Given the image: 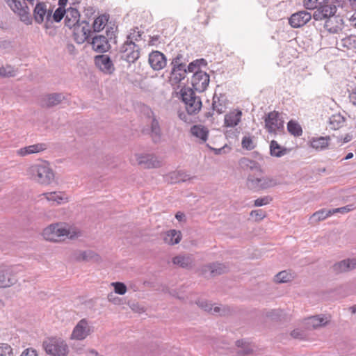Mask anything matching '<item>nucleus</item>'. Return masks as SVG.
I'll use <instances>...</instances> for the list:
<instances>
[{
    "label": "nucleus",
    "mask_w": 356,
    "mask_h": 356,
    "mask_svg": "<svg viewBox=\"0 0 356 356\" xmlns=\"http://www.w3.org/2000/svg\"><path fill=\"white\" fill-rule=\"evenodd\" d=\"M191 133L193 136L200 139L202 143H204L207 140L209 130L203 125H193L191 128Z\"/></svg>",
    "instance_id": "7c9ffc66"
},
{
    "label": "nucleus",
    "mask_w": 356,
    "mask_h": 356,
    "mask_svg": "<svg viewBox=\"0 0 356 356\" xmlns=\"http://www.w3.org/2000/svg\"><path fill=\"white\" fill-rule=\"evenodd\" d=\"M95 65L104 72L111 74L115 68L109 56L101 54L95 57Z\"/></svg>",
    "instance_id": "4be33fe9"
},
{
    "label": "nucleus",
    "mask_w": 356,
    "mask_h": 356,
    "mask_svg": "<svg viewBox=\"0 0 356 356\" xmlns=\"http://www.w3.org/2000/svg\"><path fill=\"white\" fill-rule=\"evenodd\" d=\"M229 270V266L223 263L213 262L203 266L201 269V274L205 277H216L225 273Z\"/></svg>",
    "instance_id": "4468645a"
},
{
    "label": "nucleus",
    "mask_w": 356,
    "mask_h": 356,
    "mask_svg": "<svg viewBox=\"0 0 356 356\" xmlns=\"http://www.w3.org/2000/svg\"><path fill=\"white\" fill-rule=\"evenodd\" d=\"M43 347L48 355L66 356L69 352L67 343L61 338L51 337L43 342Z\"/></svg>",
    "instance_id": "7ed1b4c3"
},
{
    "label": "nucleus",
    "mask_w": 356,
    "mask_h": 356,
    "mask_svg": "<svg viewBox=\"0 0 356 356\" xmlns=\"http://www.w3.org/2000/svg\"><path fill=\"white\" fill-rule=\"evenodd\" d=\"M17 282L16 275L14 273V267L7 265L0 266V288H9L14 286Z\"/></svg>",
    "instance_id": "ddd939ff"
},
{
    "label": "nucleus",
    "mask_w": 356,
    "mask_h": 356,
    "mask_svg": "<svg viewBox=\"0 0 356 356\" xmlns=\"http://www.w3.org/2000/svg\"><path fill=\"white\" fill-rule=\"evenodd\" d=\"M294 273L290 271L283 270L278 273L275 276V282L277 283H286L292 280L294 277Z\"/></svg>",
    "instance_id": "37998d69"
},
{
    "label": "nucleus",
    "mask_w": 356,
    "mask_h": 356,
    "mask_svg": "<svg viewBox=\"0 0 356 356\" xmlns=\"http://www.w3.org/2000/svg\"><path fill=\"white\" fill-rule=\"evenodd\" d=\"M331 215H332L331 209L327 210L323 209L313 213L310 217V220L312 222H317L325 220Z\"/></svg>",
    "instance_id": "79ce46f5"
},
{
    "label": "nucleus",
    "mask_w": 356,
    "mask_h": 356,
    "mask_svg": "<svg viewBox=\"0 0 356 356\" xmlns=\"http://www.w3.org/2000/svg\"><path fill=\"white\" fill-rule=\"evenodd\" d=\"M92 323L87 318L81 319L74 326L70 339L82 341L94 332Z\"/></svg>",
    "instance_id": "39448f33"
},
{
    "label": "nucleus",
    "mask_w": 356,
    "mask_h": 356,
    "mask_svg": "<svg viewBox=\"0 0 356 356\" xmlns=\"http://www.w3.org/2000/svg\"><path fill=\"white\" fill-rule=\"evenodd\" d=\"M209 75L204 71L195 72L191 79L193 90L199 92L205 91L209 83Z\"/></svg>",
    "instance_id": "dca6fc26"
},
{
    "label": "nucleus",
    "mask_w": 356,
    "mask_h": 356,
    "mask_svg": "<svg viewBox=\"0 0 356 356\" xmlns=\"http://www.w3.org/2000/svg\"><path fill=\"white\" fill-rule=\"evenodd\" d=\"M181 100L188 115L197 114L202 108V101L192 88L183 87L180 90Z\"/></svg>",
    "instance_id": "f03ea898"
},
{
    "label": "nucleus",
    "mask_w": 356,
    "mask_h": 356,
    "mask_svg": "<svg viewBox=\"0 0 356 356\" xmlns=\"http://www.w3.org/2000/svg\"><path fill=\"white\" fill-rule=\"evenodd\" d=\"M356 268V258L347 259L335 263L332 270L335 274L348 272Z\"/></svg>",
    "instance_id": "412c9836"
},
{
    "label": "nucleus",
    "mask_w": 356,
    "mask_h": 356,
    "mask_svg": "<svg viewBox=\"0 0 356 356\" xmlns=\"http://www.w3.org/2000/svg\"><path fill=\"white\" fill-rule=\"evenodd\" d=\"M277 179L270 177H258L254 175H249L247 178V186L254 191L266 190L277 185Z\"/></svg>",
    "instance_id": "20e7f679"
},
{
    "label": "nucleus",
    "mask_w": 356,
    "mask_h": 356,
    "mask_svg": "<svg viewBox=\"0 0 356 356\" xmlns=\"http://www.w3.org/2000/svg\"><path fill=\"white\" fill-rule=\"evenodd\" d=\"M170 295L180 300H184L185 296L184 294V291H171Z\"/></svg>",
    "instance_id": "e2e57ef3"
},
{
    "label": "nucleus",
    "mask_w": 356,
    "mask_h": 356,
    "mask_svg": "<svg viewBox=\"0 0 356 356\" xmlns=\"http://www.w3.org/2000/svg\"><path fill=\"white\" fill-rule=\"evenodd\" d=\"M127 291H113L108 295V299L115 305L128 304V300L124 298L119 297V295H124Z\"/></svg>",
    "instance_id": "e433bc0d"
},
{
    "label": "nucleus",
    "mask_w": 356,
    "mask_h": 356,
    "mask_svg": "<svg viewBox=\"0 0 356 356\" xmlns=\"http://www.w3.org/2000/svg\"><path fill=\"white\" fill-rule=\"evenodd\" d=\"M66 10H65V8L58 7L55 10L54 14L51 13L52 24L54 22H56V23L60 22L62 20V19L65 16Z\"/></svg>",
    "instance_id": "8fccbe9b"
},
{
    "label": "nucleus",
    "mask_w": 356,
    "mask_h": 356,
    "mask_svg": "<svg viewBox=\"0 0 356 356\" xmlns=\"http://www.w3.org/2000/svg\"><path fill=\"white\" fill-rule=\"evenodd\" d=\"M351 207H352V205H347V206H345V207H342L331 209L332 210V213L334 214V213H348V212H349V211H350L352 210Z\"/></svg>",
    "instance_id": "052dcab7"
},
{
    "label": "nucleus",
    "mask_w": 356,
    "mask_h": 356,
    "mask_svg": "<svg viewBox=\"0 0 356 356\" xmlns=\"http://www.w3.org/2000/svg\"><path fill=\"white\" fill-rule=\"evenodd\" d=\"M66 99V96L63 93L54 92L44 95L40 100V106L43 108H52L61 104Z\"/></svg>",
    "instance_id": "f3484780"
},
{
    "label": "nucleus",
    "mask_w": 356,
    "mask_h": 356,
    "mask_svg": "<svg viewBox=\"0 0 356 356\" xmlns=\"http://www.w3.org/2000/svg\"><path fill=\"white\" fill-rule=\"evenodd\" d=\"M72 29L74 39L76 43L82 44L86 41L89 42V38L92 33L89 22L83 20L76 24Z\"/></svg>",
    "instance_id": "9d476101"
},
{
    "label": "nucleus",
    "mask_w": 356,
    "mask_h": 356,
    "mask_svg": "<svg viewBox=\"0 0 356 356\" xmlns=\"http://www.w3.org/2000/svg\"><path fill=\"white\" fill-rule=\"evenodd\" d=\"M288 131L294 136H300L302 134L301 126L293 120H290L287 124Z\"/></svg>",
    "instance_id": "a18cd8bd"
},
{
    "label": "nucleus",
    "mask_w": 356,
    "mask_h": 356,
    "mask_svg": "<svg viewBox=\"0 0 356 356\" xmlns=\"http://www.w3.org/2000/svg\"><path fill=\"white\" fill-rule=\"evenodd\" d=\"M143 113L148 118L150 125V136L154 143H158L161 140L162 131L159 119L152 110L147 106H143L142 108Z\"/></svg>",
    "instance_id": "0eeeda50"
},
{
    "label": "nucleus",
    "mask_w": 356,
    "mask_h": 356,
    "mask_svg": "<svg viewBox=\"0 0 356 356\" xmlns=\"http://www.w3.org/2000/svg\"><path fill=\"white\" fill-rule=\"evenodd\" d=\"M236 346L238 348L237 354L239 356L249 355L254 350L253 346L243 339L236 341Z\"/></svg>",
    "instance_id": "473e14b6"
},
{
    "label": "nucleus",
    "mask_w": 356,
    "mask_h": 356,
    "mask_svg": "<svg viewBox=\"0 0 356 356\" xmlns=\"http://www.w3.org/2000/svg\"><path fill=\"white\" fill-rule=\"evenodd\" d=\"M330 322L327 316H313L305 319V323L308 329H318L325 326Z\"/></svg>",
    "instance_id": "a878e982"
},
{
    "label": "nucleus",
    "mask_w": 356,
    "mask_h": 356,
    "mask_svg": "<svg viewBox=\"0 0 356 356\" xmlns=\"http://www.w3.org/2000/svg\"><path fill=\"white\" fill-rule=\"evenodd\" d=\"M140 37H141V34L140 33V32L138 31L137 33H136V31L134 30V33H131L127 36V40H131V41L136 40V41H138L140 39Z\"/></svg>",
    "instance_id": "338daca9"
},
{
    "label": "nucleus",
    "mask_w": 356,
    "mask_h": 356,
    "mask_svg": "<svg viewBox=\"0 0 356 356\" xmlns=\"http://www.w3.org/2000/svg\"><path fill=\"white\" fill-rule=\"evenodd\" d=\"M197 305H198L199 307L202 308L204 311L207 312H212L213 309V305L208 302L207 300L204 299H199L196 301Z\"/></svg>",
    "instance_id": "6e6d98bb"
},
{
    "label": "nucleus",
    "mask_w": 356,
    "mask_h": 356,
    "mask_svg": "<svg viewBox=\"0 0 356 356\" xmlns=\"http://www.w3.org/2000/svg\"><path fill=\"white\" fill-rule=\"evenodd\" d=\"M68 230L62 225H51L46 227L42 232L44 238L47 241L58 242L62 240V237L68 234Z\"/></svg>",
    "instance_id": "9b49d317"
},
{
    "label": "nucleus",
    "mask_w": 356,
    "mask_h": 356,
    "mask_svg": "<svg viewBox=\"0 0 356 356\" xmlns=\"http://www.w3.org/2000/svg\"><path fill=\"white\" fill-rule=\"evenodd\" d=\"M187 62L188 59L185 58L182 54L179 53L172 58L170 65L181 64L186 66Z\"/></svg>",
    "instance_id": "13d9d810"
},
{
    "label": "nucleus",
    "mask_w": 356,
    "mask_h": 356,
    "mask_svg": "<svg viewBox=\"0 0 356 356\" xmlns=\"http://www.w3.org/2000/svg\"><path fill=\"white\" fill-rule=\"evenodd\" d=\"M289 152V149L282 147L276 140H271L270 143V154L272 156L282 157Z\"/></svg>",
    "instance_id": "72a5a7b5"
},
{
    "label": "nucleus",
    "mask_w": 356,
    "mask_h": 356,
    "mask_svg": "<svg viewBox=\"0 0 356 356\" xmlns=\"http://www.w3.org/2000/svg\"><path fill=\"white\" fill-rule=\"evenodd\" d=\"M212 109L218 114L224 113L226 110L225 97L220 95L219 97L215 94L213 97Z\"/></svg>",
    "instance_id": "2f4dec72"
},
{
    "label": "nucleus",
    "mask_w": 356,
    "mask_h": 356,
    "mask_svg": "<svg viewBox=\"0 0 356 356\" xmlns=\"http://www.w3.org/2000/svg\"><path fill=\"white\" fill-rule=\"evenodd\" d=\"M150 67L155 71L163 69L167 65L165 56L159 51H152L148 58Z\"/></svg>",
    "instance_id": "a211bd4d"
},
{
    "label": "nucleus",
    "mask_w": 356,
    "mask_h": 356,
    "mask_svg": "<svg viewBox=\"0 0 356 356\" xmlns=\"http://www.w3.org/2000/svg\"><path fill=\"white\" fill-rule=\"evenodd\" d=\"M265 128L270 134H276L284 129V121L280 118L279 113L270 112L264 119Z\"/></svg>",
    "instance_id": "2eb2a0df"
},
{
    "label": "nucleus",
    "mask_w": 356,
    "mask_h": 356,
    "mask_svg": "<svg viewBox=\"0 0 356 356\" xmlns=\"http://www.w3.org/2000/svg\"><path fill=\"white\" fill-rule=\"evenodd\" d=\"M187 70L188 71V72H193V73H195V72H197V71H202L199 68L198 65H197L195 60L191 62L188 64V65L187 66Z\"/></svg>",
    "instance_id": "0e129e2a"
},
{
    "label": "nucleus",
    "mask_w": 356,
    "mask_h": 356,
    "mask_svg": "<svg viewBox=\"0 0 356 356\" xmlns=\"http://www.w3.org/2000/svg\"><path fill=\"white\" fill-rule=\"evenodd\" d=\"M242 147L247 150H252L255 147V143L253 140V137L244 136L241 141Z\"/></svg>",
    "instance_id": "3c124183"
},
{
    "label": "nucleus",
    "mask_w": 356,
    "mask_h": 356,
    "mask_svg": "<svg viewBox=\"0 0 356 356\" xmlns=\"http://www.w3.org/2000/svg\"><path fill=\"white\" fill-rule=\"evenodd\" d=\"M239 164L241 167L244 170L250 169L251 170H256L258 172L261 171L260 165L258 162L246 157L241 159L239 161Z\"/></svg>",
    "instance_id": "c9c22d12"
},
{
    "label": "nucleus",
    "mask_w": 356,
    "mask_h": 356,
    "mask_svg": "<svg viewBox=\"0 0 356 356\" xmlns=\"http://www.w3.org/2000/svg\"><path fill=\"white\" fill-rule=\"evenodd\" d=\"M79 260L82 261H97L99 259V256L92 250H86L81 252L77 257Z\"/></svg>",
    "instance_id": "de8ad7c7"
},
{
    "label": "nucleus",
    "mask_w": 356,
    "mask_h": 356,
    "mask_svg": "<svg viewBox=\"0 0 356 356\" xmlns=\"http://www.w3.org/2000/svg\"><path fill=\"white\" fill-rule=\"evenodd\" d=\"M90 43L92 45V49L99 53H105L111 48L108 38L103 35H95L92 38Z\"/></svg>",
    "instance_id": "aec40b11"
},
{
    "label": "nucleus",
    "mask_w": 356,
    "mask_h": 356,
    "mask_svg": "<svg viewBox=\"0 0 356 356\" xmlns=\"http://www.w3.org/2000/svg\"><path fill=\"white\" fill-rule=\"evenodd\" d=\"M230 312V309L227 306H213L212 312L210 313L212 314L219 315V316H225L229 314Z\"/></svg>",
    "instance_id": "864d4df0"
},
{
    "label": "nucleus",
    "mask_w": 356,
    "mask_h": 356,
    "mask_svg": "<svg viewBox=\"0 0 356 356\" xmlns=\"http://www.w3.org/2000/svg\"><path fill=\"white\" fill-rule=\"evenodd\" d=\"M311 19V13L302 10L292 14L289 19V23L293 28H299L306 24Z\"/></svg>",
    "instance_id": "6ab92c4d"
},
{
    "label": "nucleus",
    "mask_w": 356,
    "mask_h": 356,
    "mask_svg": "<svg viewBox=\"0 0 356 356\" xmlns=\"http://www.w3.org/2000/svg\"><path fill=\"white\" fill-rule=\"evenodd\" d=\"M355 42H356V38L353 35H349L344 38H342L341 40V42L339 44V45L340 47L350 49L354 47Z\"/></svg>",
    "instance_id": "09e8293b"
},
{
    "label": "nucleus",
    "mask_w": 356,
    "mask_h": 356,
    "mask_svg": "<svg viewBox=\"0 0 356 356\" xmlns=\"http://www.w3.org/2000/svg\"><path fill=\"white\" fill-rule=\"evenodd\" d=\"M318 8L321 9V12L323 13L327 20L325 23V27L330 33H336L340 29L341 27L338 26H332V17L334 16L337 12V6L328 2V0H325V3H321Z\"/></svg>",
    "instance_id": "1a4fd4ad"
},
{
    "label": "nucleus",
    "mask_w": 356,
    "mask_h": 356,
    "mask_svg": "<svg viewBox=\"0 0 356 356\" xmlns=\"http://www.w3.org/2000/svg\"><path fill=\"white\" fill-rule=\"evenodd\" d=\"M48 201L55 202L58 204L67 200L61 192H50L42 194Z\"/></svg>",
    "instance_id": "c03bdc74"
},
{
    "label": "nucleus",
    "mask_w": 356,
    "mask_h": 356,
    "mask_svg": "<svg viewBox=\"0 0 356 356\" xmlns=\"http://www.w3.org/2000/svg\"><path fill=\"white\" fill-rule=\"evenodd\" d=\"M170 80L172 83H179L184 80L188 72L187 67L181 64L171 65Z\"/></svg>",
    "instance_id": "393cba45"
},
{
    "label": "nucleus",
    "mask_w": 356,
    "mask_h": 356,
    "mask_svg": "<svg viewBox=\"0 0 356 356\" xmlns=\"http://www.w3.org/2000/svg\"><path fill=\"white\" fill-rule=\"evenodd\" d=\"M136 156L138 163L145 168H159L161 165L160 161L153 154H137Z\"/></svg>",
    "instance_id": "5701e85b"
},
{
    "label": "nucleus",
    "mask_w": 356,
    "mask_h": 356,
    "mask_svg": "<svg viewBox=\"0 0 356 356\" xmlns=\"http://www.w3.org/2000/svg\"><path fill=\"white\" fill-rule=\"evenodd\" d=\"M330 138L329 136L313 138L311 140V147L316 150L321 151L328 147Z\"/></svg>",
    "instance_id": "f704fd0d"
},
{
    "label": "nucleus",
    "mask_w": 356,
    "mask_h": 356,
    "mask_svg": "<svg viewBox=\"0 0 356 356\" xmlns=\"http://www.w3.org/2000/svg\"><path fill=\"white\" fill-rule=\"evenodd\" d=\"M325 0H304L303 4L306 9L314 10L320 6L321 3H325Z\"/></svg>",
    "instance_id": "5fc2aeb1"
},
{
    "label": "nucleus",
    "mask_w": 356,
    "mask_h": 356,
    "mask_svg": "<svg viewBox=\"0 0 356 356\" xmlns=\"http://www.w3.org/2000/svg\"><path fill=\"white\" fill-rule=\"evenodd\" d=\"M108 19V17L106 15H102L97 17L92 24V33L99 32L104 29Z\"/></svg>",
    "instance_id": "ea45409f"
},
{
    "label": "nucleus",
    "mask_w": 356,
    "mask_h": 356,
    "mask_svg": "<svg viewBox=\"0 0 356 356\" xmlns=\"http://www.w3.org/2000/svg\"><path fill=\"white\" fill-rule=\"evenodd\" d=\"M121 58L129 63H134L140 57V48L134 41L127 40L120 49Z\"/></svg>",
    "instance_id": "f8f14e48"
},
{
    "label": "nucleus",
    "mask_w": 356,
    "mask_h": 356,
    "mask_svg": "<svg viewBox=\"0 0 356 356\" xmlns=\"http://www.w3.org/2000/svg\"><path fill=\"white\" fill-rule=\"evenodd\" d=\"M6 4L10 10L17 15L20 19L26 24H31L32 18L31 17L29 8L24 1L22 0H3Z\"/></svg>",
    "instance_id": "423d86ee"
},
{
    "label": "nucleus",
    "mask_w": 356,
    "mask_h": 356,
    "mask_svg": "<svg viewBox=\"0 0 356 356\" xmlns=\"http://www.w3.org/2000/svg\"><path fill=\"white\" fill-rule=\"evenodd\" d=\"M51 13L52 10H48L44 3L38 2L33 10L34 20L38 24L44 22V27L50 29L52 26Z\"/></svg>",
    "instance_id": "6e6552de"
},
{
    "label": "nucleus",
    "mask_w": 356,
    "mask_h": 356,
    "mask_svg": "<svg viewBox=\"0 0 356 356\" xmlns=\"http://www.w3.org/2000/svg\"><path fill=\"white\" fill-rule=\"evenodd\" d=\"M27 172L33 180L40 184L49 185L54 180V173L47 163L33 164Z\"/></svg>",
    "instance_id": "f257e3e1"
},
{
    "label": "nucleus",
    "mask_w": 356,
    "mask_h": 356,
    "mask_svg": "<svg viewBox=\"0 0 356 356\" xmlns=\"http://www.w3.org/2000/svg\"><path fill=\"white\" fill-rule=\"evenodd\" d=\"M171 183H179L184 182L191 179L189 175L186 174L184 171H175L170 174Z\"/></svg>",
    "instance_id": "a19ab883"
},
{
    "label": "nucleus",
    "mask_w": 356,
    "mask_h": 356,
    "mask_svg": "<svg viewBox=\"0 0 356 356\" xmlns=\"http://www.w3.org/2000/svg\"><path fill=\"white\" fill-rule=\"evenodd\" d=\"M242 112L239 110L230 112L225 115V126L227 127H234L241 121Z\"/></svg>",
    "instance_id": "c756f323"
},
{
    "label": "nucleus",
    "mask_w": 356,
    "mask_h": 356,
    "mask_svg": "<svg viewBox=\"0 0 356 356\" xmlns=\"http://www.w3.org/2000/svg\"><path fill=\"white\" fill-rule=\"evenodd\" d=\"M0 356H13L11 346L8 343H0Z\"/></svg>",
    "instance_id": "4d7b16f0"
},
{
    "label": "nucleus",
    "mask_w": 356,
    "mask_h": 356,
    "mask_svg": "<svg viewBox=\"0 0 356 356\" xmlns=\"http://www.w3.org/2000/svg\"><path fill=\"white\" fill-rule=\"evenodd\" d=\"M272 198L269 196L259 197L254 200V205L255 207H261L269 204Z\"/></svg>",
    "instance_id": "bf43d9fd"
},
{
    "label": "nucleus",
    "mask_w": 356,
    "mask_h": 356,
    "mask_svg": "<svg viewBox=\"0 0 356 356\" xmlns=\"http://www.w3.org/2000/svg\"><path fill=\"white\" fill-rule=\"evenodd\" d=\"M21 356H38L35 350L33 348H27L24 350Z\"/></svg>",
    "instance_id": "774afa93"
},
{
    "label": "nucleus",
    "mask_w": 356,
    "mask_h": 356,
    "mask_svg": "<svg viewBox=\"0 0 356 356\" xmlns=\"http://www.w3.org/2000/svg\"><path fill=\"white\" fill-rule=\"evenodd\" d=\"M173 264L182 268L190 269L193 266V259L191 255H177L172 259Z\"/></svg>",
    "instance_id": "c85d7f7f"
},
{
    "label": "nucleus",
    "mask_w": 356,
    "mask_h": 356,
    "mask_svg": "<svg viewBox=\"0 0 356 356\" xmlns=\"http://www.w3.org/2000/svg\"><path fill=\"white\" fill-rule=\"evenodd\" d=\"M350 102L356 106V85L352 88L349 94Z\"/></svg>",
    "instance_id": "69168bd1"
},
{
    "label": "nucleus",
    "mask_w": 356,
    "mask_h": 356,
    "mask_svg": "<svg viewBox=\"0 0 356 356\" xmlns=\"http://www.w3.org/2000/svg\"><path fill=\"white\" fill-rule=\"evenodd\" d=\"M181 237L180 232H177L175 229H171L165 234L164 241L168 244L175 245L179 243Z\"/></svg>",
    "instance_id": "4c0bfd02"
},
{
    "label": "nucleus",
    "mask_w": 356,
    "mask_h": 356,
    "mask_svg": "<svg viewBox=\"0 0 356 356\" xmlns=\"http://www.w3.org/2000/svg\"><path fill=\"white\" fill-rule=\"evenodd\" d=\"M16 71L13 67L10 65H6V67H1L0 68V76L3 77H12L15 76Z\"/></svg>",
    "instance_id": "603ef678"
},
{
    "label": "nucleus",
    "mask_w": 356,
    "mask_h": 356,
    "mask_svg": "<svg viewBox=\"0 0 356 356\" xmlns=\"http://www.w3.org/2000/svg\"><path fill=\"white\" fill-rule=\"evenodd\" d=\"M265 316L272 321L284 319V312L281 309H271L265 312Z\"/></svg>",
    "instance_id": "49530a36"
},
{
    "label": "nucleus",
    "mask_w": 356,
    "mask_h": 356,
    "mask_svg": "<svg viewBox=\"0 0 356 356\" xmlns=\"http://www.w3.org/2000/svg\"><path fill=\"white\" fill-rule=\"evenodd\" d=\"M80 14L77 9L70 8L66 10L65 16V25L70 29H72L76 24L80 22Z\"/></svg>",
    "instance_id": "bb28decb"
},
{
    "label": "nucleus",
    "mask_w": 356,
    "mask_h": 356,
    "mask_svg": "<svg viewBox=\"0 0 356 356\" xmlns=\"http://www.w3.org/2000/svg\"><path fill=\"white\" fill-rule=\"evenodd\" d=\"M315 10H316L314 12L313 15H312V17H313V18L315 20H316V21L323 20V19L327 20V18L325 17L323 13L322 12H321V9L319 8H317Z\"/></svg>",
    "instance_id": "680f3d73"
},
{
    "label": "nucleus",
    "mask_w": 356,
    "mask_h": 356,
    "mask_svg": "<svg viewBox=\"0 0 356 356\" xmlns=\"http://www.w3.org/2000/svg\"><path fill=\"white\" fill-rule=\"evenodd\" d=\"M47 145L45 143H37L31 145L17 150V154L21 156H25L31 154L38 153L45 150Z\"/></svg>",
    "instance_id": "cd10ccee"
},
{
    "label": "nucleus",
    "mask_w": 356,
    "mask_h": 356,
    "mask_svg": "<svg viewBox=\"0 0 356 356\" xmlns=\"http://www.w3.org/2000/svg\"><path fill=\"white\" fill-rule=\"evenodd\" d=\"M106 286H102V288L113 286L114 289H127L128 288L130 289H134L140 287H154V286H152V283L149 282H144L143 284H141V282L138 281L131 282L128 286L120 282H111L110 284L106 283Z\"/></svg>",
    "instance_id": "b1692460"
},
{
    "label": "nucleus",
    "mask_w": 356,
    "mask_h": 356,
    "mask_svg": "<svg viewBox=\"0 0 356 356\" xmlns=\"http://www.w3.org/2000/svg\"><path fill=\"white\" fill-rule=\"evenodd\" d=\"M329 122L331 129H339L343 126L345 118L340 113H336L330 118Z\"/></svg>",
    "instance_id": "58836bf2"
}]
</instances>
